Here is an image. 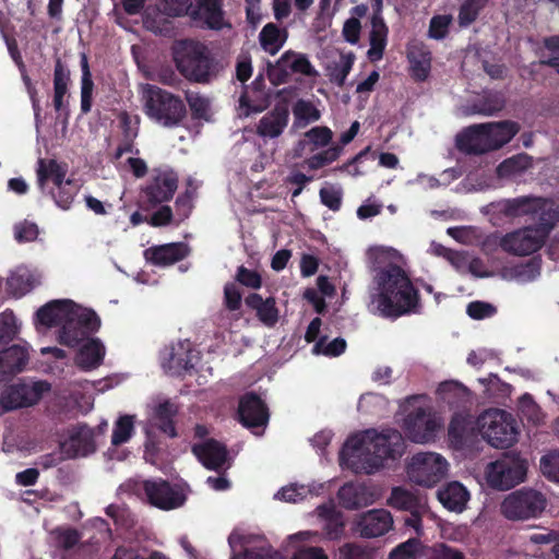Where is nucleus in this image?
<instances>
[{
	"mask_svg": "<svg viewBox=\"0 0 559 559\" xmlns=\"http://www.w3.org/2000/svg\"><path fill=\"white\" fill-rule=\"evenodd\" d=\"M404 450V439L399 430L388 429L378 433L369 429L346 439L340 460L366 474H372L383 466L385 460L401 457Z\"/></svg>",
	"mask_w": 559,
	"mask_h": 559,
	"instance_id": "nucleus-1",
	"label": "nucleus"
},
{
	"mask_svg": "<svg viewBox=\"0 0 559 559\" xmlns=\"http://www.w3.org/2000/svg\"><path fill=\"white\" fill-rule=\"evenodd\" d=\"M36 322L46 328L61 326L59 341L69 347H76L100 328V319L95 311L70 299L51 300L41 306L36 311Z\"/></svg>",
	"mask_w": 559,
	"mask_h": 559,
	"instance_id": "nucleus-2",
	"label": "nucleus"
},
{
	"mask_svg": "<svg viewBox=\"0 0 559 559\" xmlns=\"http://www.w3.org/2000/svg\"><path fill=\"white\" fill-rule=\"evenodd\" d=\"M374 281L379 289L374 301L383 317L399 318L405 313L418 312V290L400 265L389 263L377 272Z\"/></svg>",
	"mask_w": 559,
	"mask_h": 559,
	"instance_id": "nucleus-3",
	"label": "nucleus"
},
{
	"mask_svg": "<svg viewBox=\"0 0 559 559\" xmlns=\"http://www.w3.org/2000/svg\"><path fill=\"white\" fill-rule=\"evenodd\" d=\"M67 173V164H61L53 158H39L37 162L36 175L40 191L48 194L63 211L71 209L80 191V186L73 179L66 178Z\"/></svg>",
	"mask_w": 559,
	"mask_h": 559,
	"instance_id": "nucleus-4",
	"label": "nucleus"
},
{
	"mask_svg": "<svg viewBox=\"0 0 559 559\" xmlns=\"http://www.w3.org/2000/svg\"><path fill=\"white\" fill-rule=\"evenodd\" d=\"M179 72L189 81L209 83L218 71V64L203 44L186 43L175 55Z\"/></svg>",
	"mask_w": 559,
	"mask_h": 559,
	"instance_id": "nucleus-5",
	"label": "nucleus"
},
{
	"mask_svg": "<svg viewBox=\"0 0 559 559\" xmlns=\"http://www.w3.org/2000/svg\"><path fill=\"white\" fill-rule=\"evenodd\" d=\"M145 98L147 116L164 127H176L187 116V108L182 99L156 85L147 84Z\"/></svg>",
	"mask_w": 559,
	"mask_h": 559,
	"instance_id": "nucleus-6",
	"label": "nucleus"
},
{
	"mask_svg": "<svg viewBox=\"0 0 559 559\" xmlns=\"http://www.w3.org/2000/svg\"><path fill=\"white\" fill-rule=\"evenodd\" d=\"M546 506L547 499L540 491L523 487L504 497L500 512L510 521H526L538 518Z\"/></svg>",
	"mask_w": 559,
	"mask_h": 559,
	"instance_id": "nucleus-7",
	"label": "nucleus"
},
{
	"mask_svg": "<svg viewBox=\"0 0 559 559\" xmlns=\"http://www.w3.org/2000/svg\"><path fill=\"white\" fill-rule=\"evenodd\" d=\"M483 438L487 442L500 449L511 447L518 440L515 419L506 411L491 408L479 415Z\"/></svg>",
	"mask_w": 559,
	"mask_h": 559,
	"instance_id": "nucleus-8",
	"label": "nucleus"
},
{
	"mask_svg": "<svg viewBox=\"0 0 559 559\" xmlns=\"http://www.w3.org/2000/svg\"><path fill=\"white\" fill-rule=\"evenodd\" d=\"M50 390L51 384L46 380L27 381L21 379L0 393V407L2 412H10L36 405L43 395Z\"/></svg>",
	"mask_w": 559,
	"mask_h": 559,
	"instance_id": "nucleus-9",
	"label": "nucleus"
},
{
	"mask_svg": "<svg viewBox=\"0 0 559 559\" xmlns=\"http://www.w3.org/2000/svg\"><path fill=\"white\" fill-rule=\"evenodd\" d=\"M448 465L447 460L438 453L419 452L408 463L407 475L419 486L433 487L445 477Z\"/></svg>",
	"mask_w": 559,
	"mask_h": 559,
	"instance_id": "nucleus-10",
	"label": "nucleus"
},
{
	"mask_svg": "<svg viewBox=\"0 0 559 559\" xmlns=\"http://www.w3.org/2000/svg\"><path fill=\"white\" fill-rule=\"evenodd\" d=\"M526 471L524 460L514 455H504L488 465L486 478L491 488L508 490L524 480Z\"/></svg>",
	"mask_w": 559,
	"mask_h": 559,
	"instance_id": "nucleus-11",
	"label": "nucleus"
},
{
	"mask_svg": "<svg viewBox=\"0 0 559 559\" xmlns=\"http://www.w3.org/2000/svg\"><path fill=\"white\" fill-rule=\"evenodd\" d=\"M266 70L269 80L275 86L287 83L295 73L306 76L318 75L308 57L294 50L285 51L274 63L267 62Z\"/></svg>",
	"mask_w": 559,
	"mask_h": 559,
	"instance_id": "nucleus-12",
	"label": "nucleus"
},
{
	"mask_svg": "<svg viewBox=\"0 0 559 559\" xmlns=\"http://www.w3.org/2000/svg\"><path fill=\"white\" fill-rule=\"evenodd\" d=\"M549 235V225L540 234L527 226L504 235L500 240L503 251L514 255H528L539 250Z\"/></svg>",
	"mask_w": 559,
	"mask_h": 559,
	"instance_id": "nucleus-13",
	"label": "nucleus"
},
{
	"mask_svg": "<svg viewBox=\"0 0 559 559\" xmlns=\"http://www.w3.org/2000/svg\"><path fill=\"white\" fill-rule=\"evenodd\" d=\"M142 489L150 504L165 511L180 508L187 500L182 490L162 478L144 480Z\"/></svg>",
	"mask_w": 559,
	"mask_h": 559,
	"instance_id": "nucleus-14",
	"label": "nucleus"
},
{
	"mask_svg": "<svg viewBox=\"0 0 559 559\" xmlns=\"http://www.w3.org/2000/svg\"><path fill=\"white\" fill-rule=\"evenodd\" d=\"M478 435L483 436L479 416L475 417L467 412H456L453 414L449 424L448 436L455 448H464L472 443Z\"/></svg>",
	"mask_w": 559,
	"mask_h": 559,
	"instance_id": "nucleus-15",
	"label": "nucleus"
},
{
	"mask_svg": "<svg viewBox=\"0 0 559 559\" xmlns=\"http://www.w3.org/2000/svg\"><path fill=\"white\" fill-rule=\"evenodd\" d=\"M404 429L413 442L425 443L435 438L438 424L430 412L418 407L404 419Z\"/></svg>",
	"mask_w": 559,
	"mask_h": 559,
	"instance_id": "nucleus-16",
	"label": "nucleus"
},
{
	"mask_svg": "<svg viewBox=\"0 0 559 559\" xmlns=\"http://www.w3.org/2000/svg\"><path fill=\"white\" fill-rule=\"evenodd\" d=\"M177 188L178 176L174 171H158L147 181L143 194L152 206H156L171 200Z\"/></svg>",
	"mask_w": 559,
	"mask_h": 559,
	"instance_id": "nucleus-17",
	"label": "nucleus"
},
{
	"mask_svg": "<svg viewBox=\"0 0 559 559\" xmlns=\"http://www.w3.org/2000/svg\"><path fill=\"white\" fill-rule=\"evenodd\" d=\"M238 417L242 426L259 428L266 426L270 414L265 402L257 393L248 392L239 400Z\"/></svg>",
	"mask_w": 559,
	"mask_h": 559,
	"instance_id": "nucleus-18",
	"label": "nucleus"
},
{
	"mask_svg": "<svg viewBox=\"0 0 559 559\" xmlns=\"http://www.w3.org/2000/svg\"><path fill=\"white\" fill-rule=\"evenodd\" d=\"M163 368L171 376L180 377L194 368L193 354L189 342H178L165 347L160 354Z\"/></svg>",
	"mask_w": 559,
	"mask_h": 559,
	"instance_id": "nucleus-19",
	"label": "nucleus"
},
{
	"mask_svg": "<svg viewBox=\"0 0 559 559\" xmlns=\"http://www.w3.org/2000/svg\"><path fill=\"white\" fill-rule=\"evenodd\" d=\"M393 526L391 513L384 509H373L359 515L356 530L365 538H374L384 535Z\"/></svg>",
	"mask_w": 559,
	"mask_h": 559,
	"instance_id": "nucleus-20",
	"label": "nucleus"
},
{
	"mask_svg": "<svg viewBox=\"0 0 559 559\" xmlns=\"http://www.w3.org/2000/svg\"><path fill=\"white\" fill-rule=\"evenodd\" d=\"M190 19L197 26L221 29L224 26L222 0H195L190 9Z\"/></svg>",
	"mask_w": 559,
	"mask_h": 559,
	"instance_id": "nucleus-21",
	"label": "nucleus"
},
{
	"mask_svg": "<svg viewBox=\"0 0 559 559\" xmlns=\"http://www.w3.org/2000/svg\"><path fill=\"white\" fill-rule=\"evenodd\" d=\"M289 121V109L285 102L275 104L257 124V134L263 139H276L286 129Z\"/></svg>",
	"mask_w": 559,
	"mask_h": 559,
	"instance_id": "nucleus-22",
	"label": "nucleus"
},
{
	"mask_svg": "<svg viewBox=\"0 0 559 559\" xmlns=\"http://www.w3.org/2000/svg\"><path fill=\"white\" fill-rule=\"evenodd\" d=\"M340 504L347 510H357L372 504L378 493L366 484L346 483L337 491Z\"/></svg>",
	"mask_w": 559,
	"mask_h": 559,
	"instance_id": "nucleus-23",
	"label": "nucleus"
},
{
	"mask_svg": "<svg viewBox=\"0 0 559 559\" xmlns=\"http://www.w3.org/2000/svg\"><path fill=\"white\" fill-rule=\"evenodd\" d=\"M191 451L200 463L210 471L219 472L228 457L226 445L215 439H207L201 443H194Z\"/></svg>",
	"mask_w": 559,
	"mask_h": 559,
	"instance_id": "nucleus-24",
	"label": "nucleus"
},
{
	"mask_svg": "<svg viewBox=\"0 0 559 559\" xmlns=\"http://www.w3.org/2000/svg\"><path fill=\"white\" fill-rule=\"evenodd\" d=\"M333 140V131L326 126H316L306 131L293 147V155L300 158L305 153H314L328 147Z\"/></svg>",
	"mask_w": 559,
	"mask_h": 559,
	"instance_id": "nucleus-25",
	"label": "nucleus"
},
{
	"mask_svg": "<svg viewBox=\"0 0 559 559\" xmlns=\"http://www.w3.org/2000/svg\"><path fill=\"white\" fill-rule=\"evenodd\" d=\"M189 254V247L185 242H170L152 246L144 251L146 261L155 266H169Z\"/></svg>",
	"mask_w": 559,
	"mask_h": 559,
	"instance_id": "nucleus-26",
	"label": "nucleus"
},
{
	"mask_svg": "<svg viewBox=\"0 0 559 559\" xmlns=\"http://www.w3.org/2000/svg\"><path fill=\"white\" fill-rule=\"evenodd\" d=\"M27 348L12 345L0 350V384L9 382L15 374L22 372L28 362Z\"/></svg>",
	"mask_w": 559,
	"mask_h": 559,
	"instance_id": "nucleus-27",
	"label": "nucleus"
},
{
	"mask_svg": "<svg viewBox=\"0 0 559 559\" xmlns=\"http://www.w3.org/2000/svg\"><path fill=\"white\" fill-rule=\"evenodd\" d=\"M483 123L473 124L456 135L455 144L459 151L466 154L480 155L490 152L488 133Z\"/></svg>",
	"mask_w": 559,
	"mask_h": 559,
	"instance_id": "nucleus-28",
	"label": "nucleus"
},
{
	"mask_svg": "<svg viewBox=\"0 0 559 559\" xmlns=\"http://www.w3.org/2000/svg\"><path fill=\"white\" fill-rule=\"evenodd\" d=\"M239 106L246 116L262 112L269 106V95L265 92V81L258 75L250 86L246 87L239 98Z\"/></svg>",
	"mask_w": 559,
	"mask_h": 559,
	"instance_id": "nucleus-29",
	"label": "nucleus"
},
{
	"mask_svg": "<svg viewBox=\"0 0 559 559\" xmlns=\"http://www.w3.org/2000/svg\"><path fill=\"white\" fill-rule=\"evenodd\" d=\"M245 305L255 312L257 319L267 328H273L278 322L280 311L274 297L263 298L258 293H250L245 298Z\"/></svg>",
	"mask_w": 559,
	"mask_h": 559,
	"instance_id": "nucleus-30",
	"label": "nucleus"
},
{
	"mask_svg": "<svg viewBox=\"0 0 559 559\" xmlns=\"http://www.w3.org/2000/svg\"><path fill=\"white\" fill-rule=\"evenodd\" d=\"M71 83V73L68 66L57 57L53 69V97L52 104L57 112L68 110L66 96L68 95L69 84Z\"/></svg>",
	"mask_w": 559,
	"mask_h": 559,
	"instance_id": "nucleus-31",
	"label": "nucleus"
},
{
	"mask_svg": "<svg viewBox=\"0 0 559 559\" xmlns=\"http://www.w3.org/2000/svg\"><path fill=\"white\" fill-rule=\"evenodd\" d=\"M543 205V198L524 195L500 202L499 211L507 217H520L537 213Z\"/></svg>",
	"mask_w": 559,
	"mask_h": 559,
	"instance_id": "nucleus-32",
	"label": "nucleus"
},
{
	"mask_svg": "<svg viewBox=\"0 0 559 559\" xmlns=\"http://www.w3.org/2000/svg\"><path fill=\"white\" fill-rule=\"evenodd\" d=\"M506 106V99L502 93L495 91H485L475 98L465 108L466 115L493 116L501 111Z\"/></svg>",
	"mask_w": 559,
	"mask_h": 559,
	"instance_id": "nucleus-33",
	"label": "nucleus"
},
{
	"mask_svg": "<svg viewBox=\"0 0 559 559\" xmlns=\"http://www.w3.org/2000/svg\"><path fill=\"white\" fill-rule=\"evenodd\" d=\"M438 500L449 511L462 512L469 499V492L459 481L448 483L437 492Z\"/></svg>",
	"mask_w": 559,
	"mask_h": 559,
	"instance_id": "nucleus-34",
	"label": "nucleus"
},
{
	"mask_svg": "<svg viewBox=\"0 0 559 559\" xmlns=\"http://www.w3.org/2000/svg\"><path fill=\"white\" fill-rule=\"evenodd\" d=\"M40 284V276L26 267H17L7 280V292L22 297Z\"/></svg>",
	"mask_w": 559,
	"mask_h": 559,
	"instance_id": "nucleus-35",
	"label": "nucleus"
},
{
	"mask_svg": "<svg viewBox=\"0 0 559 559\" xmlns=\"http://www.w3.org/2000/svg\"><path fill=\"white\" fill-rule=\"evenodd\" d=\"M488 134L490 152L498 150L509 143L520 130L518 122L504 120L499 122L483 123Z\"/></svg>",
	"mask_w": 559,
	"mask_h": 559,
	"instance_id": "nucleus-36",
	"label": "nucleus"
},
{
	"mask_svg": "<svg viewBox=\"0 0 559 559\" xmlns=\"http://www.w3.org/2000/svg\"><path fill=\"white\" fill-rule=\"evenodd\" d=\"M371 31L369 33L370 48L367 52L371 61L382 59L388 45L389 27L384 17L370 19Z\"/></svg>",
	"mask_w": 559,
	"mask_h": 559,
	"instance_id": "nucleus-37",
	"label": "nucleus"
},
{
	"mask_svg": "<svg viewBox=\"0 0 559 559\" xmlns=\"http://www.w3.org/2000/svg\"><path fill=\"white\" fill-rule=\"evenodd\" d=\"M105 356V347L98 338H91L84 343L75 356V364L82 370L97 368Z\"/></svg>",
	"mask_w": 559,
	"mask_h": 559,
	"instance_id": "nucleus-38",
	"label": "nucleus"
},
{
	"mask_svg": "<svg viewBox=\"0 0 559 559\" xmlns=\"http://www.w3.org/2000/svg\"><path fill=\"white\" fill-rule=\"evenodd\" d=\"M178 415V406L170 402L159 403L154 411V425L165 436L176 438L178 436L175 418Z\"/></svg>",
	"mask_w": 559,
	"mask_h": 559,
	"instance_id": "nucleus-39",
	"label": "nucleus"
},
{
	"mask_svg": "<svg viewBox=\"0 0 559 559\" xmlns=\"http://www.w3.org/2000/svg\"><path fill=\"white\" fill-rule=\"evenodd\" d=\"M287 38V28L280 27L275 23L265 24L259 34L260 46L272 56L276 55L282 49Z\"/></svg>",
	"mask_w": 559,
	"mask_h": 559,
	"instance_id": "nucleus-40",
	"label": "nucleus"
},
{
	"mask_svg": "<svg viewBox=\"0 0 559 559\" xmlns=\"http://www.w3.org/2000/svg\"><path fill=\"white\" fill-rule=\"evenodd\" d=\"M294 122L292 128L299 130L317 122L321 118L320 110L309 100L298 99L293 106Z\"/></svg>",
	"mask_w": 559,
	"mask_h": 559,
	"instance_id": "nucleus-41",
	"label": "nucleus"
},
{
	"mask_svg": "<svg viewBox=\"0 0 559 559\" xmlns=\"http://www.w3.org/2000/svg\"><path fill=\"white\" fill-rule=\"evenodd\" d=\"M388 503L394 509L407 512L423 510L426 506L418 496L403 487H394L392 489Z\"/></svg>",
	"mask_w": 559,
	"mask_h": 559,
	"instance_id": "nucleus-42",
	"label": "nucleus"
},
{
	"mask_svg": "<svg viewBox=\"0 0 559 559\" xmlns=\"http://www.w3.org/2000/svg\"><path fill=\"white\" fill-rule=\"evenodd\" d=\"M319 516L324 520L323 533L331 540L338 539L344 532V521L342 514L333 507L320 506L318 508Z\"/></svg>",
	"mask_w": 559,
	"mask_h": 559,
	"instance_id": "nucleus-43",
	"label": "nucleus"
},
{
	"mask_svg": "<svg viewBox=\"0 0 559 559\" xmlns=\"http://www.w3.org/2000/svg\"><path fill=\"white\" fill-rule=\"evenodd\" d=\"M81 112L87 115L92 110L94 82L85 53L81 55Z\"/></svg>",
	"mask_w": 559,
	"mask_h": 559,
	"instance_id": "nucleus-44",
	"label": "nucleus"
},
{
	"mask_svg": "<svg viewBox=\"0 0 559 559\" xmlns=\"http://www.w3.org/2000/svg\"><path fill=\"white\" fill-rule=\"evenodd\" d=\"M71 447L76 455H88L96 450L94 433L86 425L79 426L70 437Z\"/></svg>",
	"mask_w": 559,
	"mask_h": 559,
	"instance_id": "nucleus-45",
	"label": "nucleus"
},
{
	"mask_svg": "<svg viewBox=\"0 0 559 559\" xmlns=\"http://www.w3.org/2000/svg\"><path fill=\"white\" fill-rule=\"evenodd\" d=\"M134 430L133 416L123 415L115 423L111 435V444L121 445L130 440Z\"/></svg>",
	"mask_w": 559,
	"mask_h": 559,
	"instance_id": "nucleus-46",
	"label": "nucleus"
},
{
	"mask_svg": "<svg viewBox=\"0 0 559 559\" xmlns=\"http://www.w3.org/2000/svg\"><path fill=\"white\" fill-rule=\"evenodd\" d=\"M342 152H343L342 146L332 145V146L310 156L306 160V164L309 169L318 170V169L335 162L341 156Z\"/></svg>",
	"mask_w": 559,
	"mask_h": 559,
	"instance_id": "nucleus-47",
	"label": "nucleus"
},
{
	"mask_svg": "<svg viewBox=\"0 0 559 559\" xmlns=\"http://www.w3.org/2000/svg\"><path fill=\"white\" fill-rule=\"evenodd\" d=\"M487 2L488 0H465L459 11L460 25L468 26L475 22Z\"/></svg>",
	"mask_w": 559,
	"mask_h": 559,
	"instance_id": "nucleus-48",
	"label": "nucleus"
},
{
	"mask_svg": "<svg viewBox=\"0 0 559 559\" xmlns=\"http://www.w3.org/2000/svg\"><path fill=\"white\" fill-rule=\"evenodd\" d=\"M354 64L353 55L341 56V61L330 68V80L337 86L342 87L345 84L346 78L349 74Z\"/></svg>",
	"mask_w": 559,
	"mask_h": 559,
	"instance_id": "nucleus-49",
	"label": "nucleus"
},
{
	"mask_svg": "<svg viewBox=\"0 0 559 559\" xmlns=\"http://www.w3.org/2000/svg\"><path fill=\"white\" fill-rule=\"evenodd\" d=\"M552 202L544 199L543 209L538 210L537 213L533 215H538V223L535 226H532L533 229L537 230L540 234L542 228H546L549 225V233L554 228L557 221H559V211L552 209Z\"/></svg>",
	"mask_w": 559,
	"mask_h": 559,
	"instance_id": "nucleus-50",
	"label": "nucleus"
},
{
	"mask_svg": "<svg viewBox=\"0 0 559 559\" xmlns=\"http://www.w3.org/2000/svg\"><path fill=\"white\" fill-rule=\"evenodd\" d=\"M420 549V540L416 537L401 543L389 554V559H417Z\"/></svg>",
	"mask_w": 559,
	"mask_h": 559,
	"instance_id": "nucleus-51",
	"label": "nucleus"
},
{
	"mask_svg": "<svg viewBox=\"0 0 559 559\" xmlns=\"http://www.w3.org/2000/svg\"><path fill=\"white\" fill-rule=\"evenodd\" d=\"M17 334L16 318L12 311L0 314V345L8 344Z\"/></svg>",
	"mask_w": 559,
	"mask_h": 559,
	"instance_id": "nucleus-52",
	"label": "nucleus"
},
{
	"mask_svg": "<svg viewBox=\"0 0 559 559\" xmlns=\"http://www.w3.org/2000/svg\"><path fill=\"white\" fill-rule=\"evenodd\" d=\"M235 280L240 285L251 289H259L262 286V277L260 273L255 270H250L245 265L237 267Z\"/></svg>",
	"mask_w": 559,
	"mask_h": 559,
	"instance_id": "nucleus-53",
	"label": "nucleus"
},
{
	"mask_svg": "<svg viewBox=\"0 0 559 559\" xmlns=\"http://www.w3.org/2000/svg\"><path fill=\"white\" fill-rule=\"evenodd\" d=\"M186 99L190 107L193 118L203 119L206 117L209 111V100L201 96L199 93L186 92Z\"/></svg>",
	"mask_w": 559,
	"mask_h": 559,
	"instance_id": "nucleus-54",
	"label": "nucleus"
},
{
	"mask_svg": "<svg viewBox=\"0 0 559 559\" xmlns=\"http://www.w3.org/2000/svg\"><path fill=\"white\" fill-rule=\"evenodd\" d=\"M540 467L544 475L559 483V451H551L540 459Z\"/></svg>",
	"mask_w": 559,
	"mask_h": 559,
	"instance_id": "nucleus-55",
	"label": "nucleus"
},
{
	"mask_svg": "<svg viewBox=\"0 0 559 559\" xmlns=\"http://www.w3.org/2000/svg\"><path fill=\"white\" fill-rule=\"evenodd\" d=\"M162 11L168 16H181L187 14L190 16L192 9V0H162Z\"/></svg>",
	"mask_w": 559,
	"mask_h": 559,
	"instance_id": "nucleus-56",
	"label": "nucleus"
},
{
	"mask_svg": "<svg viewBox=\"0 0 559 559\" xmlns=\"http://www.w3.org/2000/svg\"><path fill=\"white\" fill-rule=\"evenodd\" d=\"M320 200L331 211L337 212L342 206V190L335 187H324L319 191Z\"/></svg>",
	"mask_w": 559,
	"mask_h": 559,
	"instance_id": "nucleus-57",
	"label": "nucleus"
},
{
	"mask_svg": "<svg viewBox=\"0 0 559 559\" xmlns=\"http://www.w3.org/2000/svg\"><path fill=\"white\" fill-rule=\"evenodd\" d=\"M38 226L28 221H24L14 226V238L17 242L34 241L38 237Z\"/></svg>",
	"mask_w": 559,
	"mask_h": 559,
	"instance_id": "nucleus-58",
	"label": "nucleus"
},
{
	"mask_svg": "<svg viewBox=\"0 0 559 559\" xmlns=\"http://www.w3.org/2000/svg\"><path fill=\"white\" fill-rule=\"evenodd\" d=\"M466 312L472 319L483 320L492 317L497 309L489 302L476 300L467 305Z\"/></svg>",
	"mask_w": 559,
	"mask_h": 559,
	"instance_id": "nucleus-59",
	"label": "nucleus"
},
{
	"mask_svg": "<svg viewBox=\"0 0 559 559\" xmlns=\"http://www.w3.org/2000/svg\"><path fill=\"white\" fill-rule=\"evenodd\" d=\"M80 534L75 528L56 530V543L59 548L69 550L80 542Z\"/></svg>",
	"mask_w": 559,
	"mask_h": 559,
	"instance_id": "nucleus-60",
	"label": "nucleus"
},
{
	"mask_svg": "<svg viewBox=\"0 0 559 559\" xmlns=\"http://www.w3.org/2000/svg\"><path fill=\"white\" fill-rule=\"evenodd\" d=\"M241 293L235 283H226L224 286V305L229 311H237L241 307Z\"/></svg>",
	"mask_w": 559,
	"mask_h": 559,
	"instance_id": "nucleus-61",
	"label": "nucleus"
},
{
	"mask_svg": "<svg viewBox=\"0 0 559 559\" xmlns=\"http://www.w3.org/2000/svg\"><path fill=\"white\" fill-rule=\"evenodd\" d=\"M451 19L447 15H436L430 20L429 36L442 39L447 36Z\"/></svg>",
	"mask_w": 559,
	"mask_h": 559,
	"instance_id": "nucleus-62",
	"label": "nucleus"
},
{
	"mask_svg": "<svg viewBox=\"0 0 559 559\" xmlns=\"http://www.w3.org/2000/svg\"><path fill=\"white\" fill-rule=\"evenodd\" d=\"M360 32V21L357 17H349L343 25L342 35L347 43L355 45L359 41Z\"/></svg>",
	"mask_w": 559,
	"mask_h": 559,
	"instance_id": "nucleus-63",
	"label": "nucleus"
},
{
	"mask_svg": "<svg viewBox=\"0 0 559 559\" xmlns=\"http://www.w3.org/2000/svg\"><path fill=\"white\" fill-rule=\"evenodd\" d=\"M431 559H465V556L461 550L442 543L433 546Z\"/></svg>",
	"mask_w": 559,
	"mask_h": 559,
	"instance_id": "nucleus-64",
	"label": "nucleus"
}]
</instances>
